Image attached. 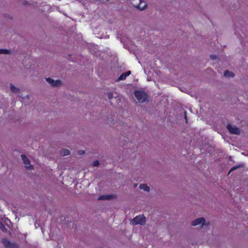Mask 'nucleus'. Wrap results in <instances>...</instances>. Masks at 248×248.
Masks as SVG:
<instances>
[{"label": "nucleus", "mask_w": 248, "mask_h": 248, "mask_svg": "<svg viewBox=\"0 0 248 248\" xmlns=\"http://www.w3.org/2000/svg\"><path fill=\"white\" fill-rule=\"evenodd\" d=\"M146 222V217L143 215L137 216L130 221V224L133 226L137 225L144 226L145 225Z\"/></svg>", "instance_id": "obj_1"}, {"label": "nucleus", "mask_w": 248, "mask_h": 248, "mask_svg": "<svg viewBox=\"0 0 248 248\" xmlns=\"http://www.w3.org/2000/svg\"><path fill=\"white\" fill-rule=\"evenodd\" d=\"M134 95L139 103L145 102L148 99L147 94L142 90H136L134 92Z\"/></svg>", "instance_id": "obj_2"}, {"label": "nucleus", "mask_w": 248, "mask_h": 248, "mask_svg": "<svg viewBox=\"0 0 248 248\" xmlns=\"http://www.w3.org/2000/svg\"><path fill=\"white\" fill-rule=\"evenodd\" d=\"M208 222L206 221L204 217H200L193 220L191 225L192 226L197 227L200 228H202L205 226H208Z\"/></svg>", "instance_id": "obj_3"}, {"label": "nucleus", "mask_w": 248, "mask_h": 248, "mask_svg": "<svg viewBox=\"0 0 248 248\" xmlns=\"http://www.w3.org/2000/svg\"><path fill=\"white\" fill-rule=\"evenodd\" d=\"M46 80L52 87H59L62 85V82L60 79L46 78Z\"/></svg>", "instance_id": "obj_4"}, {"label": "nucleus", "mask_w": 248, "mask_h": 248, "mask_svg": "<svg viewBox=\"0 0 248 248\" xmlns=\"http://www.w3.org/2000/svg\"><path fill=\"white\" fill-rule=\"evenodd\" d=\"M21 157L26 169L29 170H33V166L31 164L29 159L25 155H22Z\"/></svg>", "instance_id": "obj_5"}, {"label": "nucleus", "mask_w": 248, "mask_h": 248, "mask_svg": "<svg viewBox=\"0 0 248 248\" xmlns=\"http://www.w3.org/2000/svg\"><path fill=\"white\" fill-rule=\"evenodd\" d=\"M227 127L231 134L235 135H239L240 134V131L239 129L235 125L228 124Z\"/></svg>", "instance_id": "obj_6"}, {"label": "nucleus", "mask_w": 248, "mask_h": 248, "mask_svg": "<svg viewBox=\"0 0 248 248\" xmlns=\"http://www.w3.org/2000/svg\"><path fill=\"white\" fill-rule=\"evenodd\" d=\"M2 244L6 248H18V246L16 243L11 242L7 239L2 240Z\"/></svg>", "instance_id": "obj_7"}, {"label": "nucleus", "mask_w": 248, "mask_h": 248, "mask_svg": "<svg viewBox=\"0 0 248 248\" xmlns=\"http://www.w3.org/2000/svg\"><path fill=\"white\" fill-rule=\"evenodd\" d=\"M140 4L138 7V9L140 11H144L146 10L148 7L147 3L142 0H140Z\"/></svg>", "instance_id": "obj_8"}, {"label": "nucleus", "mask_w": 248, "mask_h": 248, "mask_svg": "<svg viewBox=\"0 0 248 248\" xmlns=\"http://www.w3.org/2000/svg\"><path fill=\"white\" fill-rule=\"evenodd\" d=\"M9 88L10 91L16 94H17L20 93V90L19 88H18L17 87H16L13 84H10Z\"/></svg>", "instance_id": "obj_9"}, {"label": "nucleus", "mask_w": 248, "mask_h": 248, "mask_svg": "<svg viewBox=\"0 0 248 248\" xmlns=\"http://www.w3.org/2000/svg\"><path fill=\"white\" fill-rule=\"evenodd\" d=\"M131 74V72L130 71L126 72V73H123L120 77L119 78H118V81H119V80H124L126 78L129 76L130 74Z\"/></svg>", "instance_id": "obj_10"}, {"label": "nucleus", "mask_w": 248, "mask_h": 248, "mask_svg": "<svg viewBox=\"0 0 248 248\" xmlns=\"http://www.w3.org/2000/svg\"><path fill=\"white\" fill-rule=\"evenodd\" d=\"M107 123L110 126H113L115 124V120L113 117H108L107 120Z\"/></svg>", "instance_id": "obj_11"}, {"label": "nucleus", "mask_w": 248, "mask_h": 248, "mask_svg": "<svg viewBox=\"0 0 248 248\" xmlns=\"http://www.w3.org/2000/svg\"><path fill=\"white\" fill-rule=\"evenodd\" d=\"M12 53V51L10 49H0V54L10 55Z\"/></svg>", "instance_id": "obj_12"}, {"label": "nucleus", "mask_w": 248, "mask_h": 248, "mask_svg": "<svg viewBox=\"0 0 248 248\" xmlns=\"http://www.w3.org/2000/svg\"><path fill=\"white\" fill-rule=\"evenodd\" d=\"M139 188L140 189L143 190L147 192H149L150 191V187L146 184H140Z\"/></svg>", "instance_id": "obj_13"}, {"label": "nucleus", "mask_w": 248, "mask_h": 248, "mask_svg": "<svg viewBox=\"0 0 248 248\" xmlns=\"http://www.w3.org/2000/svg\"><path fill=\"white\" fill-rule=\"evenodd\" d=\"M140 0H131V4L135 8L138 9V7L140 4Z\"/></svg>", "instance_id": "obj_14"}, {"label": "nucleus", "mask_w": 248, "mask_h": 248, "mask_svg": "<svg viewBox=\"0 0 248 248\" xmlns=\"http://www.w3.org/2000/svg\"><path fill=\"white\" fill-rule=\"evenodd\" d=\"M70 152L67 149H62L61 151L60 154L62 156L68 155L70 154Z\"/></svg>", "instance_id": "obj_15"}, {"label": "nucleus", "mask_w": 248, "mask_h": 248, "mask_svg": "<svg viewBox=\"0 0 248 248\" xmlns=\"http://www.w3.org/2000/svg\"><path fill=\"white\" fill-rule=\"evenodd\" d=\"M224 75L225 77L229 78V77H233L234 75L233 73L229 71L228 70H226L224 72Z\"/></svg>", "instance_id": "obj_16"}, {"label": "nucleus", "mask_w": 248, "mask_h": 248, "mask_svg": "<svg viewBox=\"0 0 248 248\" xmlns=\"http://www.w3.org/2000/svg\"><path fill=\"white\" fill-rule=\"evenodd\" d=\"M0 229L3 232L7 231V228L1 222H0Z\"/></svg>", "instance_id": "obj_17"}, {"label": "nucleus", "mask_w": 248, "mask_h": 248, "mask_svg": "<svg viewBox=\"0 0 248 248\" xmlns=\"http://www.w3.org/2000/svg\"><path fill=\"white\" fill-rule=\"evenodd\" d=\"M110 196H100L98 198V199L99 200L109 199L110 198Z\"/></svg>", "instance_id": "obj_18"}, {"label": "nucleus", "mask_w": 248, "mask_h": 248, "mask_svg": "<svg viewBox=\"0 0 248 248\" xmlns=\"http://www.w3.org/2000/svg\"><path fill=\"white\" fill-rule=\"evenodd\" d=\"M99 165V162L98 160L94 161L93 163V167H98Z\"/></svg>", "instance_id": "obj_19"}, {"label": "nucleus", "mask_w": 248, "mask_h": 248, "mask_svg": "<svg viewBox=\"0 0 248 248\" xmlns=\"http://www.w3.org/2000/svg\"><path fill=\"white\" fill-rule=\"evenodd\" d=\"M241 166L239 165V166H234V167H233L229 171V173L232 171H233L235 170H236L237 169L239 168Z\"/></svg>", "instance_id": "obj_20"}, {"label": "nucleus", "mask_w": 248, "mask_h": 248, "mask_svg": "<svg viewBox=\"0 0 248 248\" xmlns=\"http://www.w3.org/2000/svg\"><path fill=\"white\" fill-rule=\"evenodd\" d=\"M210 58L212 60H216L217 59V57L216 55H211L210 56Z\"/></svg>", "instance_id": "obj_21"}, {"label": "nucleus", "mask_w": 248, "mask_h": 248, "mask_svg": "<svg viewBox=\"0 0 248 248\" xmlns=\"http://www.w3.org/2000/svg\"><path fill=\"white\" fill-rule=\"evenodd\" d=\"M108 97L109 99H111L113 98V94L111 93H108Z\"/></svg>", "instance_id": "obj_22"}, {"label": "nucleus", "mask_w": 248, "mask_h": 248, "mask_svg": "<svg viewBox=\"0 0 248 248\" xmlns=\"http://www.w3.org/2000/svg\"><path fill=\"white\" fill-rule=\"evenodd\" d=\"M27 97L28 98H29V96L28 95V96H27Z\"/></svg>", "instance_id": "obj_23"}]
</instances>
